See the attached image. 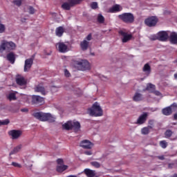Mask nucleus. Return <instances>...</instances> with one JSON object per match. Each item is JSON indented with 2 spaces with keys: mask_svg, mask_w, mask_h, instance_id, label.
Wrapping results in <instances>:
<instances>
[{
  "mask_svg": "<svg viewBox=\"0 0 177 177\" xmlns=\"http://www.w3.org/2000/svg\"><path fill=\"white\" fill-rule=\"evenodd\" d=\"M33 116L37 120H39V121H48V122H55V120L56 118L53 117L50 113H44L42 112H36L33 113Z\"/></svg>",
  "mask_w": 177,
  "mask_h": 177,
  "instance_id": "obj_1",
  "label": "nucleus"
},
{
  "mask_svg": "<svg viewBox=\"0 0 177 177\" xmlns=\"http://www.w3.org/2000/svg\"><path fill=\"white\" fill-rule=\"evenodd\" d=\"M88 111L92 117H102L103 115V109L97 102H95L92 107L88 109Z\"/></svg>",
  "mask_w": 177,
  "mask_h": 177,
  "instance_id": "obj_2",
  "label": "nucleus"
},
{
  "mask_svg": "<svg viewBox=\"0 0 177 177\" xmlns=\"http://www.w3.org/2000/svg\"><path fill=\"white\" fill-rule=\"evenodd\" d=\"M118 17L126 24H132L135 21V16L131 12H124L119 15Z\"/></svg>",
  "mask_w": 177,
  "mask_h": 177,
  "instance_id": "obj_3",
  "label": "nucleus"
},
{
  "mask_svg": "<svg viewBox=\"0 0 177 177\" xmlns=\"http://www.w3.org/2000/svg\"><path fill=\"white\" fill-rule=\"evenodd\" d=\"M62 128L66 131H71V129H73L75 132H78L81 129V124H80L79 122L68 121L62 125Z\"/></svg>",
  "mask_w": 177,
  "mask_h": 177,
  "instance_id": "obj_4",
  "label": "nucleus"
},
{
  "mask_svg": "<svg viewBox=\"0 0 177 177\" xmlns=\"http://www.w3.org/2000/svg\"><path fill=\"white\" fill-rule=\"evenodd\" d=\"M75 67L81 71H85L91 69V65L89 62L85 59H81L80 61L75 62Z\"/></svg>",
  "mask_w": 177,
  "mask_h": 177,
  "instance_id": "obj_5",
  "label": "nucleus"
},
{
  "mask_svg": "<svg viewBox=\"0 0 177 177\" xmlns=\"http://www.w3.org/2000/svg\"><path fill=\"white\" fill-rule=\"evenodd\" d=\"M15 48L16 44L13 43V41H4L0 45V52H3V50H6V52H10V50H14Z\"/></svg>",
  "mask_w": 177,
  "mask_h": 177,
  "instance_id": "obj_6",
  "label": "nucleus"
},
{
  "mask_svg": "<svg viewBox=\"0 0 177 177\" xmlns=\"http://www.w3.org/2000/svg\"><path fill=\"white\" fill-rule=\"evenodd\" d=\"M148 118H149V113L147 112H144L142 114H141L138 117L136 124H137L138 125H143V124H145L146 121H147Z\"/></svg>",
  "mask_w": 177,
  "mask_h": 177,
  "instance_id": "obj_7",
  "label": "nucleus"
},
{
  "mask_svg": "<svg viewBox=\"0 0 177 177\" xmlns=\"http://www.w3.org/2000/svg\"><path fill=\"white\" fill-rule=\"evenodd\" d=\"M35 57V55H32L31 58L27 59L25 60V64H24V71L25 73H27L31 67H32V64L34 63V58Z\"/></svg>",
  "mask_w": 177,
  "mask_h": 177,
  "instance_id": "obj_8",
  "label": "nucleus"
},
{
  "mask_svg": "<svg viewBox=\"0 0 177 177\" xmlns=\"http://www.w3.org/2000/svg\"><path fill=\"white\" fill-rule=\"evenodd\" d=\"M80 146L86 150H91L93 147V143L88 140H83L80 142Z\"/></svg>",
  "mask_w": 177,
  "mask_h": 177,
  "instance_id": "obj_9",
  "label": "nucleus"
},
{
  "mask_svg": "<svg viewBox=\"0 0 177 177\" xmlns=\"http://www.w3.org/2000/svg\"><path fill=\"white\" fill-rule=\"evenodd\" d=\"M22 133L23 132H21V131L20 130H10V131H8V135L11 137V139H12V140H16L19 139V138L21 136Z\"/></svg>",
  "mask_w": 177,
  "mask_h": 177,
  "instance_id": "obj_10",
  "label": "nucleus"
},
{
  "mask_svg": "<svg viewBox=\"0 0 177 177\" xmlns=\"http://www.w3.org/2000/svg\"><path fill=\"white\" fill-rule=\"evenodd\" d=\"M119 34L122 37V42H123V44H125L128 42V41H131L132 39V35H129L127 32H124L123 30H120Z\"/></svg>",
  "mask_w": 177,
  "mask_h": 177,
  "instance_id": "obj_11",
  "label": "nucleus"
},
{
  "mask_svg": "<svg viewBox=\"0 0 177 177\" xmlns=\"http://www.w3.org/2000/svg\"><path fill=\"white\" fill-rule=\"evenodd\" d=\"M56 47L58 48L60 53H66L68 51V46L66 45L64 42H59L56 44Z\"/></svg>",
  "mask_w": 177,
  "mask_h": 177,
  "instance_id": "obj_12",
  "label": "nucleus"
},
{
  "mask_svg": "<svg viewBox=\"0 0 177 177\" xmlns=\"http://www.w3.org/2000/svg\"><path fill=\"white\" fill-rule=\"evenodd\" d=\"M169 36L168 35V33L165 31H160L157 34L156 39H158L162 41H165Z\"/></svg>",
  "mask_w": 177,
  "mask_h": 177,
  "instance_id": "obj_13",
  "label": "nucleus"
},
{
  "mask_svg": "<svg viewBox=\"0 0 177 177\" xmlns=\"http://www.w3.org/2000/svg\"><path fill=\"white\" fill-rule=\"evenodd\" d=\"M45 99L39 95H32V104H42L44 103Z\"/></svg>",
  "mask_w": 177,
  "mask_h": 177,
  "instance_id": "obj_14",
  "label": "nucleus"
},
{
  "mask_svg": "<svg viewBox=\"0 0 177 177\" xmlns=\"http://www.w3.org/2000/svg\"><path fill=\"white\" fill-rule=\"evenodd\" d=\"M145 24L148 27H154L156 26V16L150 17L145 20Z\"/></svg>",
  "mask_w": 177,
  "mask_h": 177,
  "instance_id": "obj_15",
  "label": "nucleus"
},
{
  "mask_svg": "<svg viewBox=\"0 0 177 177\" xmlns=\"http://www.w3.org/2000/svg\"><path fill=\"white\" fill-rule=\"evenodd\" d=\"M15 81L17 84V85H19L20 86H24V85L27 84V81L24 78V77L21 75H18L17 76Z\"/></svg>",
  "mask_w": 177,
  "mask_h": 177,
  "instance_id": "obj_16",
  "label": "nucleus"
},
{
  "mask_svg": "<svg viewBox=\"0 0 177 177\" xmlns=\"http://www.w3.org/2000/svg\"><path fill=\"white\" fill-rule=\"evenodd\" d=\"M35 92H39L41 93V95H43V96H45V95L48 93V91H46L45 87L41 84H38L35 87Z\"/></svg>",
  "mask_w": 177,
  "mask_h": 177,
  "instance_id": "obj_17",
  "label": "nucleus"
},
{
  "mask_svg": "<svg viewBox=\"0 0 177 177\" xmlns=\"http://www.w3.org/2000/svg\"><path fill=\"white\" fill-rule=\"evenodd\" d=\"M169 40L171 44H177V32H171L169 36Z\"/></svg>",
  "mask_w": 177,
  "mask_h": 177,
  "instance_id": "obj_18",
  "label": "nucleus"
},
{
  "mask_svg": "<svg viewBox=\"0 0 177 177\" xmlns=\"http://www.w3.org/2000/svg\"><path fill=\"white\" fill-rule=\"evenodd\" d=\"M146 91L149 92V93H156V86L151 83H149L147 84V87L143 89L144 92H146Z\"/></svg>",
  "mask_w": 177,
  "mask_h": 177,
  "instance_id": "obj_19",
  "label": "nucleus"
},
{
  "mask_svg": "<svg viewBox=\"0 0 177 177\" xmlns=\"http://www.w3.org/2000/svg\"><path fill=\"white\" fill-rule=\"evenodd\" d=\"M7 60L11 63V64H15V62H16V57L15 56V53L11 52L7 54Z\"/></svg>",
  "mask_w": 177,
  "mask_h": 177,
  "instance_id": "obj_20",
  "label": "nucleus"
},
{
  "mask_svg": "<svg viewBox=\"0 0 177 177\" xmlns=\"http://www.w3.org/2000/svg\"><path fill=\"white\" fill-rule=\"evenodd\" d=\"M153 131V126H148L141 129L142 135H149Z\"/></svg>",
  "mask_w": 177,
  "mask_h": 177,
  "instance_id": "obj_21",
  "label": "nucleus"
},
{
  "mask_svg": "<svg viewBox=\"0 0 177 177\" xmlns=\"http://www.w3.org/2000/svg\"><path fill=\"white\" fill-rule=\"evenodd\" d=\"M122 10V8H121V6L118 4L114 5L112 8L109 9L110 13H115L117 12H121Z\"/></svg>",
  "mask_w": 177,
  "mask_h": 177,
  "instance_id": "obj_22",
  "label": "nucleus"
},
{
  "mask_svg": "<svg viewBox=\"0 0 177 177\" xmlns=\"http://www.w3.org/2000/svg\"><path fill=\"white\" fill-rule=\"evenodd\" d=\"M162 113L165 116H169L172 115V108L167 106L162 110Z\"/></svg>",
  "mask_w": 177,
  "mask_h": 177,
  "instance_id": "obj_23",
  "label": "nucleus"
},
{
  "mask_svg": "<svg viewBox=\"0 0 177 177\" xmlns=\"http://www.w3.org/2000/svg\"><path fill=\"white\" fill-rule=\"evenodd\" d=\"M84 172L87 177H94L96 175L95 170H92L91 169H85Z\"/></svg>",
  "mask_w": 177,
  "mask_h": 177,
  "instance_id": "obj_24",
  "label": "nucleus"
},
{
  "mask_svg": "<svg viewBox=\"0 0 177 177\" xmlns=\"http://www.w3.org/2000/svg\"><path fill=\"white\" fill-rule=\"evenodd\" d=\"M55 34L57 37H62L63 34H64V28H63V26H59L55 30Z\"/></svg>",
  "mask_w": 177,
  "mask_h": 177,
  "instance_id": "obj_25",
  "label": "nucleus"
},
{
  "mask_svg": "<svg viewBox=\"0 0 177 177\" xmlns=\"http://www.w3.org/2000/svg\"><path fill=\"white\" fill-rule=\"evenodd\" d=\"M133 100L134 102H140L143 100V95L139 93H136L134 96L133 97Z\"/></svg>",
  "mask_w": 177,
  "mask_h": 177,
  "instance_id": "obj_26",
  "label": "nucleus"
},
{
  "mask_svg": "<svg viewBox=\"0 0 177 177\" xmlns=\"http://www.w3.org/2000/svg\"><path fill=\"white\" fill-rule=\"evenodd\" d=\"M142 71L146 74L149 75L151 73V67L149 64H145L142 68Z\"/></svg>",
  "mask_w": 177,
  "mask_h": 177,
  "instance_id": "obj_27",
  "label": "nucleus"
},
{
  "mask_svg": "<svg viewBox=\"0 0 177 177\" xmlns=\"http://www.w3.org/2000/svg\"><path fill=\"white\" fill-rule=\"evenodd\" d=\"M80 46L82 50H86V49H88V47L89 46V42L86 40H84L80 43Z\"/></svg>",
  "mask_w": 177,
  "mask_h": 177,
  "instance_id": "obj_28",
  "label": "nucleus"
},
{
  "mask_svg": "<svg viewBox=\"0 0 177 177\" xmlns=\"http://www.w3.org/2000/svg\"><path fill=\"white\" fill-rule=\"evenodd\" d=\"M21 145H19L17 147H15L12 151H10V156H13V154H17V153H19V151H20V150H21Z\"/></svg>",
  "mask_w": 177,
  "mask_h": 177,
  "instance_id": "obj_29",
  "label": "nucleus"
},
{
  "mask_svg": "<svg viewBox=\"0 0 177 177\" xmlns=\"http://www.w3.org/2000/svg\"><path fill=\"white\" fill-rule=\"evenodd\" d=\"M74 6L71 5V3L68 2H65L62 5V9H64V10H70L71 9V7H73Z\"/></svg>",
  "mask_w": 177,
  "mask_h": 177,
  "instance_id": "obj_30",
  "label": "nucleus"
},
{
  "mask_svg": "<svg viewBox=\"0 0 177 177\" xmlns=\"http://www.w3.org/2000/svg\"><path fill=\"white\" fill-rule=\"evenodd\" d=\"M67 168H68V165H59L57 167V172H64V171H66V169H67Z\"/></svg>",
  "mask_w": 177,
  "mask_h": 177,
  "instance_id": "obj_31",
  "label": "nucleus"
},
{
  "mask_svg": "<svg viewBox=\"0 0 177 177\" xmlns=\"http://www.w3.org/2000/svg\"><path fill=\"white\" fill-rule=\"evenodd\" d=\"M159 145L160 147L163 149H167V147H168V142H167V140H160L159 142Z\"/></svg>",
  "mask_w": 177,
  "mask_h": 177,
  "instance_id": "obj_32",
  "label": "nucleus"
},
{
  "mask_svg": "<svg viewBox=\"0 0 177 177\" xmlns=\"http://www.w3.org/2000/svg\"><path fill=\"white\" fill-rule=\"evenodd\" d=\"M84 0H68L69 3L72 6H75V5H80Z\"/></svg>",
  "mask_w": 177,
  "mask_h": 177,
  "instance_id": "obj_33",
  "label": "nucleus"
},
{
  "mask_svg": "<svg viewBox=\"0 0 177 177\" xmlns=\"http://www.w3.org/2000/svg\"><path fill=\"white\" fill-rule=\"evenodd\" d=\"M172 134H174V132H172L171 131V129H167L166 130V131L165 132V137L167 139L170 138L171 137H172Z\"/></svg>",
  "mask_w": 177,
  "mask_h": 177,
  "instance_id": "obj_34",
  "label": "nucleus"
},
{
  "mask_svg": "<svg viewBox=\"0 0 177 177\" xmlns=\"http://www.w3.org/2000/svg\"><path fill=\"white\" fill-rule=\"evenodd\" d=\"M8 99H9L10 102H12V100H16V94L15 93H10L8 96Z\"/></svg>",
  "mask_w": 177,
  "mask_h": 177,
  "instance_id": "obj_35",
  "label": "nucleus"
},
{
  "mask_svg": "<svg viewBox=\"0 0 177 177\" xmlns=\"http://www.w3.org/2000/svg\"><path fill=\"white\" fill-rule=\"evenodd\" d=\"M91 165H92V167H94L95 168H100L101 165L99 162L97 161H93V162H91Z\"/></svg>",
  "mask_w": 177,
  "mask_h": 177,
  "instance_id": "obj_36",
  "label": "nucleus"
},
{
  "mask_svg": "<svg viewBox=\"0 0 177 177\" xmlns=\"http://www.w3.org/2000/svg\"><path fill=\"white\" fill-rule=\"evenodd\" d=\"M12 3L16 6L20 7V6L23 3V0H14Z\"/></svg>",
  "mask_w": 177,
  "mask_h": 177,
  "instance_id": "obj_37",
  "label": "nucleus"
},
{
  "mask_svg": "<svg viewBox=\"0 0 177 177\" xmlns=\"http://www.w3.org/2000/svg\"><path fill=\"white\" fill-rule=\"evenodd\" d=\"M97 21L100 24L104 23V17H103L102 15H98Z\"/></svg>",
  "mask_w": 177,
  "mask_h": 177,
  "instance_id": "obj_38",
  "label": "nucleus"
},
{
  "mask_svg": "<svg viewBox=\"0 0 177 177\" xmlns=\"http://www.w3.org/2000/svg\"><path fill=\"white\" fill-rule=\"evenodd\" d=\"M5 30H6V27L5 25L0 24V34H3V32H5Z\"/></svg>",
  "mask_w": 177,
  "mask_h": 177,
  "instance_id": "obj_39",
  "label": "nucleus"
},
{
  "mask_svg": "<svg viewBox=\"0 0 177 177\" xmlns=\"http://www.w3.org/2000/svg\"><path fill=\"white\" fill-rule=\"evenodd\" d=\"M171 111H177V103L174 102L171 106H170Z\"/></svg>",
  "mask_w": 177,
  "mask_h": 177,
  "instance_id": "obj_40",
  "label": "nucleus"
},
{
  "mask_svg": "<svg viewBox=\"0 0 177 177\" xmlns=\"http://www.w3.org/2000/svg\"><path fill=\"white\" fill-rule=\"evenodd\" d=\"M28 10H29L30 15H34L35 13V9L32 6H29Z\"/></svg>",
  "mask_w": 177,
  "mask_h": 177,
  "instance_id": "obj_41",
  "label": "nucleus"
},
{
  "mask_svg": "<svg viewBox=\"0 0 177 177\" xmlns=\"http://www.w3.org/2000/svg\"><path fill=\"white\" fill-rule=\"evenodd\" d=\"M10 121H9V119H6L5 120L0 121V125H8Z\"/></svg>",
  "mask_w": 177,
  "mask_h": 177,
  "instance_id": "obj_42",
  "label": "nucleus"
},
{
  "mask_svg": "<svg viewBox=\"0 0 177 177\" xmlns=\"http://www.w3.org/2000/svg\"><path fill=\"white\" fill-rule=\"evenodd\" d=\"M91 9H97V2H93L91 4Z\"/></svg>",
  "mask_w": 177,
  "mask_h": 177,
  "instance_id": "obj_43",
  "label": "nucleus"
},
{
  "mask_svg": "<svg viewBox=\"0 0 177 177\" xmlns=\"http://www.w3.org/2000/svg\"><path fill=\"white\" fill-rule=\"evenodd\" d=\"M64 75L67 78H68L69 77H71V74L70 73V72L67 69L64 70Z\"/></svg>",
  "mask_w": 177,
  "mask_h": 177,
  "instance_id": "obj_44",
  "label": "nucleus"
},
{
  "mask_svg": "<svg viewBox=\"0 0 177 177\" xmlns=\"http://www.w3.org/2000/svg\"><path fill=\"white\" fill-rule=\"evenodd\" d=\"M11 165H13V167H15L17 168H21V165H20L17 162H12Z\"/></svg>",
  "mask_w": 177,
  "mask_h": 177,
  "instance_id": "obj_45",
  "label": "nucleus"
},
{
  "mask_svg": "<svg viewBox=\"0 0 177 177\" xmlns=\"http://www.w3.org/2000/svg\"><path fill=\"white\" fill-rule=\"evenodd\" d=\"M148 127H152V128H154V120H149Z\"/></svg>",
  "mask_w": 177,
  "mask_h": 177,
  "instance_id": "obj_46",
  "label": "nucleus"
},
{
  "mask_svg": "<svg viewBox=\"0 0 177 177\" xmlns=\"http://www.w3.org/2000/svg\"><path fill=\"white\" fill-rule=\"evenodd\" d=\"M156 96H159L160 99H161L162 97V94H161V93L160 91H156Z\"/></svg>",
  "mask_w": 177,
  "mask_h": 177,
  "instance_id": "obj_47",
  "label": "nucleus"
},
{
  "mask_svg": "<svg viewBox=\"0 0 177 177\" xmlns=\"http://www.w3.org/2000/svg\"><path fill=\"white\" fill-rule=\"evenodd\" d=\"M86 39H87V41H91L92 39V34L91 33L88 34L86 37Z\"/></svg>",
  "mask_w": 177,
  "mask_h": 177,
  "instance_id": "obj_48",
  "label": "nucleus"
},
{
  "mask_svg": "<svg viewBox=\"0 0 177 177\" xmlns=\"http://www.w3.org/2000/svg\"><path fill=\"white\" fill-rule=\"evenodd\" d=\"M84 154H86V156H92V151H84Z\"/></svg>",
  "mask_w": 177,
  "mask_h": 177,
  "instance_id": "obj_49",
  "label": "nucleus"
},
{
  "mask_svg": "<svg viewBox=\"0 0 177 177\" xmlns=\"http://www.w3.org/2000/svg\"><path fill=\"white\" fill-rule=\"evenodd\" d=\"M57 164H59V165H62L63 164V159H60V158L57 159Z\"/></svg>",
  "mask_w": 177,
  "mask_h": 177,
  "instance_id": "obj_50",
  "label": "nucleus"
},
{
  "mask_svg": "<svg viewBox=\"0 0 177 177\" xmlns=\"http://www.w3.org/2000/svg\"><path fill=\"white\" fill-rule=\"evenodd\" d=\"M157 158H158L160 160H165V156H157Z\"/></svg>",
  "mask_w": 177,
  "mask_h": 177,
  "instance_id": "obj_51",
  "label": "nucleus"
},
{
  "mask_svg": "<svg viewBox=\"0 0 177 177\" xmlns=\"http://www.w3.org/2000/svg\"><path fill=\"white\" fill-rule=\"evenodd\" d=\"M21 111H22V113H27L28 111V109L27 108H24L21 109Z\"/></svg>",
  "mask_w": 177,
  "mask_h": 177,
  "instance_id": "obj_52",
  "label": "nucleus"
},
{
  "mask_svg": "<svg viewBox=\"0 0 177 177\" xmlns=\"http://www.w3.org/2000/svg\"><path fill=\"white\" fill-rule=\"evenodd\" d=\"M174 163H169V165H168V167H169V169H172V168H174Z\"/></svg>",
  "mask_w": 177,
  "mask_h": 177,
  "instance_id": "obj_53",
  "label": "nucleus"
},
{
  "mask_svg": "<svg viewBox=\"0 0 177 177\" xmlns=\"http://www.w3.org/2000/svg\"><path fill=\"white\" fill-rule=\"evenodd\" d=\"M26 20H27V19H26V18H22V19H21V21L22 23H26Z\"/></svg>",
  "mask_w": 177,
  "mask_h": 177,
  "instance_id": "obj_54",
  "label": "nucleus"
},
{
  "mask_svg": "<svg viewBox=\"0 0 177 177\" xmlns=\"http://www.w3.org/2000/svg\"><path fill=\"white\" fill-rule=\"evenodd\" d=\"M174 118L175 120H177V112L174 114Z\"/></svg>",
  "mask_w": 177,
  "mask_h": 177,
  "instance_id": "obj_55",
  "label": "nucleus"
},
{
  "mask_svg": "<svg viewBox=\"0 0 177 177\" xmlns=\"http://www.w3.org/2000/svg\"><path fill=\"white\" fill-rule=\"evenodd\" d=\"M106 77L103 76V77H102V81H106Z\"/></svg>",
  "mask_w": 177,
  "mask_h": 177,
  "instance_id": "obj_56",
  "label": "nucleus"
},
{
  "mask_svg": "<svg viewBox=\"0 0 177 177\" xmlns=\"http://www.w3.org/2000/svg\"><path fill=\"white\" fill-rule=\"evenodd\" d=\"M66 177H77V176H75V175H69V176H68Z\"/></svg>",
  "mask_w": 177,
  "mask_h": 177,
  "instance_id": "obj_57",
  "label": "nucleus"
},
{
  "mask_svg": "<svg viewBox=\"0 0 177 177\" xmlns=\"http://www.w3.org/2000/svg\"><path fill=\"white\" fill-rule=\"evenodd\" d=\"M152 41H156V37H153L152 38Z\"/></svg>",
  "mask_w": 177,
  "mask_h": 177,
  "instance_id": "obj_58",
  "label": "nucleus"
},
{
  "mask_svg": "<svg viewBox=\"0 0 177 177\" xmlns=\"http://www.w3.org/2000/svg\"><path fill=\"white\" fill-rule=\"evenodd\" d=\"M170 177H176V175L174 174L173 176H171Z\"/></svg>",
  "mask_w": 177,
  "mask_h": 177,
  "instance_id": "obj_59",
  "label": "nucleus"
},
{
  "mask_svg": "<svg viewBox=\"0 0 177 177\" xmlns=\"http://www.w3.org/2000/svg\"><path fill=\"white\" fill-rule=\"evenodd\" d=\"M91 55H92V56H95V53H91Z\"/></svg>",
  "mask_w": 177,
  "mask_h": 177,
  "instance_id": "obj_60",
  "label": "nucleus"
},
{
  "mask_svg": "<svg viewBox=\"0 0 177 177\" xmlns=\"http://www.w3.org/2000/svg\"><path fill=\"white\" fill-rule=\"evenodd\" d=\"M158 21V19L156 18V23Z\"/></svg>",
  "mask_w": 177,
  "mask_h": 177,
  "instance_id": "obj_61",
  "label": "nucleus"
},
{
  "mask_svg": "<svg viewBox=\"0 0 177 177\" xmlns=\"http://www.w3.org/2000/svg\"><path fill=\"white\" fill-rule=\"evenodd\" d=\"M175 175H176V177H177V174H175Z\"/></svg>",
  "mask_w": 177,
  "mask_h": 177,
  "instance_id": "obj_62",
  "label": "nucleus"
}]
</instances>
